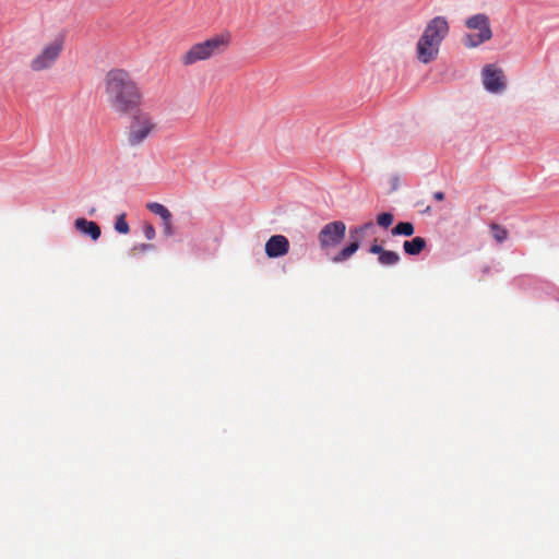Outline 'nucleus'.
<instances>
[{"instance_id": "f257e3e1", "label": "nucleus", "mask_w": 559, "mask_h": 559, "mask_svg": "<svg viewBox=\"0 0 559 559\" xmlns=\"http://www.w3.org/2000/svg\"><path fill=\"white\" fill-rule=\"evenodd\" d=\"M104 85L106 102L115 114L128 116L141 107L143 93L128 71L123 69L108 71Z\"/></svg>"}, {"instance_id": "f03ea898", "label": "nucleus", "mask_w": 559, "mask_h": 559, "mask_svg": "<svg viewBox=\"0 0 559 559\" xmlns=\"http://www.w3.org/2000/svg\"><path fill=\"white\" fill-rule=\"evenodd\" d=\"M231 44V35L228 32L215 34L202 41L192 44L179 61L183 67H191L198 62L207 61L223 55Z\"/></svg>"}, {"instance_id": "7ed1b4c3", "label": "nucleus", "mask_w": 559, "mask_h": 559, "mask_svg": "<svg viewBox=\"0 0 559 559\" xmlns=\"http://www.w3.org/2000/svg\"><path fill=\"white\" fill-rule=\"evenodd\" d=\"M157 130L155 117L144 110L136 109L128 128L127 141L130 146H139Z\"/></svg>"}, {"instance_id": "20e7f679", "label": "nucleus", "mask_w": 559, "mask_h": 559, "mask_svg": "<svg viewBox=\"0 0 559 559\" xmlns=\"http://www.w3.org/2000/svg\"><path fill=\"white\" fill-rule=\"evenodd\" d=\"M465 26L468 29L478 31L475 34H466L463 38L464 46L467 48H476L481 44L488 41L492 37L490 21L485 13H478L469 16L465 21Z\"/></svg>"}, {"instance_id": "39448f33", "label": "nucleus", "mask_w": 559, "mask_h": 559, "mask_svg": "<svg viewBox=\"0 0 559 559\" xmlns=\"http://www.w3.org/2000/svg\"><path fill=\"white\" fill-rule=\"evenodd\" d=\"M64 46V36L58 35L52 41L45 45L40 52L35 56L29 68L34 72H40L50 69L59 59Z\"/></svg>"}, {"instance_id": "423d86ee", "label": "nucleus", "mask_w": 559, "mask_h": 559, "mask_svg": "<svg viewBox=\"0 0 559 559\" xmlns=\"http://www.w3.org/2000/svg\"><path fill=\"white\" fill-rule=\"evenodd\" d=\"M346 225L342 221H334L325 224L318 234V240L321 250L326 254L335 249L344 239Z\"/></svg>"}, {"instance_id": "0eeeda50", "label": "nucleus", "mask_w": 559, "mask_h": 559, "mask_svg": "<svg viewBox=\"0 0 559 559\" xmlns=\"http://www.w3.org/2000/svg\"><path fill=\"white\" fill-rule=\"evenodd\" d=\"M372 222H367L360 226L354 227L349 230L350 243L343 248L337 254L332 258L334 263H341L348 260L360 247V239L365 233L372 228Z\"/></svg>"}, {"instance_id": "6e6552de", "label": "nucleus", "mask_w": 559, "mask_h": 559, "mask_svg": "<svg viewBox=\"0 0 559 559\" xmlns=\"http://www.w3.org/2000/svg\"><path fill=\"white\" fill-rule=\"evenodd\" d=\"M449 23L443 16H436L426 25L423 37L441 46V43L449 34Z\"/></svg>"}, {"instance_id": "1a4fd4ad", "label": "nucleus", "mask_w": 559, "mask_h": 559, "mask_svg": "<svg viewBox=\"0 0 559 559\" xmlns=\"http://www.w3.org/2000/svg\"><path fill=\"white\" fill-rule=\"evenodd\" d=\"M483 83L485 88L491 93H499L503 91L506 82L502 70L492 64H487L483 69Z\"/></svg>"}, {"instance_id": "9d476101", "label": "nucleus", "mask_w": 559, "mask_h": 559, "mask_svg": "<svg viewBox=\"0 0 559 559\" xmlns=\"http://www.w3.org/2000/svg\"><path fill=\"white\" fill-rule=\"evenodd\" d=\"M440 50V45L428 40L426 37L420 36L416 45V56L421 63H429L433 61Z\"/></svg>"}, {"instance_id": "9b49d317", "label": "nucleus", "mask_w": 559, "mask_h": 559, "mask_svg": "<svg viewBox=\"0 0 559 559\" xmlns=\"http://www.w3.org/2000/svg\"><path fill=\"white\" fill-rule=\"evenodd\" d=\"M289 251V241L283 235H274L265 243V254L269 258H278L287 254Z\"/></svg>"}, {"instance_id": "f8f14e48", "label": "nucleus", "mask_w": 559, "mask_h": 559, "mask_svg": "<svg viewBox=\"0 0 559 559\" xmlns=\"http://www.w3.org/2000/svg\"><path fill=\"white\" fill-rule=\"evenodd\" d=\"M74 227L82 234L88 235L92 240H97L100 237V227L93 221H87L86 218H76L74 222Z\"/></svg>"}, {"instance_id": "ddd939ff", "label": "nucleus", "mask_w": 559, "mask_h": 559, "mask_svg": "<svg viewBox=\"0 0 559 559\" xmlns=\"http://www.w3.org/2000/svg\"><path fill=\"white\" fill-rule=\"evenodd\" d=\"M426 245L425 238L415 237L412 240L404 241L403 249L409 255H417L426 248Z\"/></svg>"}, {"instance_id": "4468645a", "label": "nucleus", "mask_w": 559, "mask_h": 559, "mask_svg": "<svg viewBox=\"0 0 559 559\" xmlns=\"http://www.w3.org/2000/svg\"><path fill=\"white\" fill-rule=\"evenodd\" d=\"M414 225L409 222H401L399 224H396L392 230H391V234L393 236H406V237H409L414 234Z\"/></svg>"}, {"instance_id": "2eb2a0df", "label": "nucleus", "mask_w": 559, "mask_h": 559, "mask_svg": "<svg viewBox=\"0 0 559 559\" xmlns=\"http://www.w3.org/2000/svg\"><path fill=\"white\" fill-rule=\"evenodd\" d=\"M146 209L150 212H152L153 214L158 215L162 218V221L167 217H173L170 211L162 203H158V202L147 203Z\"/></svg>"}, {"instance_id": "dca6fc26", "label": "nucleus", "mask_w": 559, "mask_h": 559, "mask_svg": "<svg viewBox=\"0 0 559 559\" xmlns=\"http://www.w3.org/2000/svg\"><path fill=\"white\" fill-rule=\"evenodd\" d=\"M380 264L385 266L395 265L400 261V255L395 251L384 250L380 257H378Z\"/></svg>"}, {"instance_id": "f3484780", "label": "nucleus", "mask_w": 559, "mask_h": 559, "mask_svg": "<svg viewBox=\"0 0 559 559\" xmlns=\"http://www.w3.org/2000/svg\"><path fill=\"white\" fill-rule=\"evenodd\" d=\"M490 230L492 233L493 238L497 240V242L501 243L508 238V230L496 223L490 224Z\"/></svg>"}, {"instance_id": "a211bd4d", "label": "nucleus", "mask_w": 559, "mask_h": 559, "mask_svg": "<svg viewBox=\"0 0 559 559\" xmlns=\"http://www.w3.org/2000/svg\"><path fill=\"white\" fill-rule=\"evenodd\" d=\"M115 229L119 234H128L130 231L129 224L126 221V214H120L115 222Z\"/></svg>"}, {"instance_id": "6ab92c4d", "label": "nucleus", "mask_w": 559, "mask_h": 559, "mask_svg": "<svg viewBox=\"0 0 559 559\" xmlns=\"http://www.w3.org/2000/svg\"><path fill=\"white\" fill-rule=\"evenodd\" d=\"M393 219H394L393 215L389 212L381 213L377 216V223L382 228L390 227L393 223Z\"/></svg>"}, {"instance_id": "aec40b11", "label": "nucleus", "mask_w": 559, "mask_h": 559, "mask_svg": "<svg viewBox=\"0 0 559 559\" xmlns=\"http://www.w3.org/2000/svg\"><path fill=\"white\" fill-rule=\"evenodd\" d=\"M152 250H155V246L154 245H152V243H139V245H135L130 250V254L135 257L138 254H142L144 252L152 251Z\"/></svg>"}, {"instance_id": "412c9836", "label": "nucleus", "mask_w": 559, "mask_h": 559, "mask_svg": "<svg viewBox=\"0 0 559 559\" xmlns=\"http://www.w3.org/2000/svg\"><path fill=\"white\" fill-rule=\"evenodd\" d=\"M173 217H167L163 219V234L166 237H171L175 234L174 225H173Z\"/></svg>"}, {"instance_id": "4be33fe9", "label": "nucleus", "mask_w": 559, "mask_h": 559, "mask_svg": "<svg viewBox=\"0 0 559 559\" xmlns=\"http://www.w3.org/2000/svg\"><path fill=\"white\" fill-rule=\"evenodd\" d=\"M143 234L146 239L152 240L155 238L156 231L152 224H146L143 228Z\"/></svg>"}, {"instance_id": "5701e85b", "label": "nucleus", "mask_w": 559, "mask_h": 559, "mask_svg": "<svg viewBox=\"0 0 559 559\" xmlns=\"http://www.w3.org/2000/svg\"><path fill=\"white\" fill-rule=\"evenodd\" d=\"M385 249H383L380 245H378L376 241L370 246L369 248V252L372 253V254H378V257H380L382 254V252L384 251Z\"/></svg>"}, {"instance_id": "b1692460", "label": "nucleus", "mask_w": 559, "mask_h": 559, "mask_svg": "<svg viewBox=\"0 0 559 559\" xmlns=\"http://www.w3.org/2000/svg\"><path fill=\"white\" fill-rule=\"evenodd\" d=\"M433 198L437 200V201H442L444 199V193L441 192V191H437L433 193Z\"/></svg>"}]
</instances>
